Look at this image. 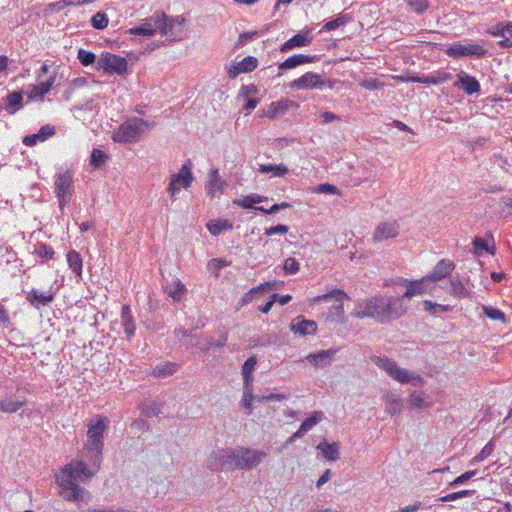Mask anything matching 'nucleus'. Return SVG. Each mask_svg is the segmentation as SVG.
<instances>
[{
    "label": "nucleus",
    "mask_w": 512,
    "mask_h": 512,
    "mask_svg": "<svg viewBox=\"0 0 512 512\" xmlns=\"http://www.w3.org/2000/svg\"><path fill=\"white\" fill-rule=\"evenodd\" d=\"M97 473L89 468L88 463L83 460H74L67 464L59 474L56 475L57 484L69 493L65 498L69 501L82 499V494L87 491L80 487L75 481H84L95 476Z\"/></svg>",
    "instance_id": "1"
},
{
    "label": "nucleus",
    "mask_w": 512,
    "mask_h": 512,
    "mask_svg": "<svg viewBox=\"0 0 512 512\" xmlns=\"http://www.w3.org/2000/svg\"><path fill=\"white\" fill-rule=\"evenodd\" d=\"M350 299L344 290L335 288L328 293L310 298L308 303L312 308L321 305L326 320H343L345 317L344 302Z\"/></svg>",
    "instance_id": "2"
},
{
    "label": "nucleus",
    "mask_w": 512,
    "mask_h": 512,
    "mask_svg": "<svg viewBox=\"0 0 512 512\" xmlns=\"http://www.w3.org/2000/svg\"><path fill=\"white\" fill-rule=\"evenodd\" d=\"M392 297L375 296L358 303L352 315L356 318H384L391 314Z\"/></svg>",
    "instance_id": "3"
},
{
    "label": "nucleus",
    "mask_w": 512,
    "mask_h": 512,
    "mask_svg": "<svg viewBox=\"0 0 512 512\" xmlns=\"http://www.w3.org/2000/svg\"><path fill=\"white\" fill-rule=\"evenodd\" d=\"M371 360L376 366L383 369L391 378L400 383H408L417 386L424 382L421 375L400 368L395 361L388 357L372 356Z\"/></svg>",
    "instance_id": "4"
},
{
    "label": "nucleus",
    "mask_w": 512,
    "mask_h": 512,
    "mask_svg": "<svg viewBox=\"0 0 512 512\" xmlns=\"http://www.w3.org/2000/svg\"><path fill=\"white\" fill-rule=\"evenodd\" d=\"M152 126L150 122L140 118H132L122 123L117 130L114 131L112 139L116 143H133L139 140L141 134Z\"/></svg>",
    "instance_id": "5"
},
{
    "label": "nucleus",
    "mask_w": 512,
    "mask_h": 512,
    "mask_svg": "<svg viewBox=\"0 0 512 512\" xmlns=\"http://www.w3.org/2000/svg\"><path fill=\"white\" fill-rule=\"evenodd\" d=\"M238 451L234 448L217 449L211 452L206 460L210 471H232L238 469Z\"/></svg>",
    "instance_id": "6"
},
{
    "label": "nucleus",
    "mask_w": 512,
    "mask_h": 512,
    "mask_svg": "<svg viewBox=\"0 0 512 512\" xmlns=\"http://www.w3.org/2000/svg\"><path fill=\"white\" fill-rule=\"evenodd\" d=\"M173 22L165 14H154L146 19L139 26L129 29L131 35L153 36L157 31L167 35L172 29Z\"/></svg>",
    "instance_id": "7"
},
{
    "label": "nucleus",
    "mask_w": 512,
    "mask_h": 512,
    "mask_svg": "<svg viewBox=\"0 0 512 512\" xmlns=\"http://www.w3.org/2000/svg\"><path fill=\"white\" fill-rule=\"evenodd\" d=\"M96 70L109 75L122 76L128 73V62L120 55L104 52L96 62Z\"/></svg>",
    "instance_id": "8"
},
{
    "label": "nucleus",
    "mask_w": 512,
    "mask_h": 512,
    "mask_svg": "<svg viewBox=\"0 0 512 512\" xmlns=\"http://www.w3.org/2000/svg\"><path fill=\"white\" fill-rule=\"evenodd\" d=\"M54 192L62 211L70 203L74 192V179L70 171H64L55 175Z\"/></svg>",
    "instance_id": "9"
},
{
    "label": "nucleus",
    "mask_w": 512,
    "mask_h": 512,
    "mask_svg": "<svg viewBox=\"0 0 512 512\" xmlns=\"http://www.w3.org/2000/svg\"><path fill=\"white\" fill-rule=\"evenodd\" d=\"M194 180L192 164L190 161L183 164L178 173L170 176L167 191L172 199H175L181 188L188 189Z\"/></svg>",
    "instance_id": "10"
},
{
    "label": "nucleus",
    "mask_w": 512,
    "mask_h": 512,
    "mask_svg": "<svg viewBox=\"0 0 512 512\" xmlns=\"http://www.w3.org/2000/svg\"><path fill=\"white\" fill-rule=\"evenodd\" d=\"M107 428L106 418L100 417L96 423L92 421L88 425L87 440L84 446L92 447L94 450L104 448V432Z\"/></svg>",
    "instance_id": "11"
},
{
    "label": "nucleus",
    "mask_w": 512,
    "mask_h": 512,
    "mask_svg": "<svg viewBox=\"0 0 512 512\" xmlns=\"http://www.w3.org/2000/svg\"><path fill=\"white\" fill-rule=\"evenodd\" d=\"M445 53L454 58L469 56L482 57L486 54V49L483 45L477 43H453L445 50Z\"/></svg>",
    "instance_id": "12"
},
{
    "label": "nucleus",
    "mask_w": 512,
    "mask_h": 512,
    "mask_svg": "<svg viewBox=\"0 0 512 512\" xmlns=\"http://www.w3.org/2000/svg\"><path fill=\"white\" fill-rule=\"evenodd\" d=\"M429 282L430 281L427 279V277L424 276L418 280L400 278L395 283L406 288L402 298L411 299L415 296L422 295L431 291L432 287L429 286Z\"/></svg>",
    "instance_id": "13"
},
{
    "label": "nucleus",
    "mask_w": 512,
    "mask_h": 512,
    "mask_svg": "<svg viewBox=\"0 0 512 512\" xmlns=\"http://www.w3.org/2000/svg\"><path fill=\"white\" fill-rule=\"evenodd\" d=\"M238 469L249 470L256 467L266 457V453L250 448H238Z\"/></svg>",
    "instance_id": "14"
},
{
    "label": "nucleus",
    "mask_w": 512,
    "mask_h": 512,
    "mask_svg": "<svg viewBox=\"0 0 512 512\" xmlns=\"http://www.w3.org/2000/svg\"><path fill=\"white\" fill-rule=\"evenodd\" d=\"M324 86H326V81L323 80L320 74L315 72H306L289 83L290 88H297L301 90L323 88Z\"/></svg>",
    "instance_id": "15"
},
{
    "label": "nucleus",
    "mask_w": 512,
    "mask_h": 512,
    "mask_svg": "<svg viewBox=\"0 0 512 512\" xmlns=\"http://www.w3.org/2000/svg\"><path fill=\"white\" fill-rule=\"evenodd\" d=\"M399 229L397 221L380 222L373 232L372 240L377 243L396 238L399 235Z\"/></svg>",
    "instance_id": "16"
},
{
    "label": "nucleus",
    "mask_w": 512,
    "mask_h": 512,
    "mask_svg": "<svg viewBox=\"0 0 512 512\" xmlns=\"http://www.w3.org/2000/svg\"><path fill=\"white\" fill-rule=\"evenodd\" d=\"M258 66V60L254 56H246L239 62H232L226 67L228 77L235 79L238 75L254 71Z\"/></svg>",
    "instance_id": "17"
},
{
    "label": "nucleus",
    "mask_w": 512,
    "mask_h": 512,
    "mask_svg": "<svg viewBox=\"0 0 512 512\" xmlns=\"http://www.w3.org/2000/svg\"><path fill=\"white\" fill-rule=\"evenodd\" d=\"M56 74H52L47 80L40 81L38 84H30L27 86L26 94L31 100H43L54 86Z\"/></svg>",
    "instance_id": "18"
},
{
    "label": "nucleus",
    "mask_w": 512,
    "mask_h": 512,
    "mask_svg": "<svg viewBox=\"0 0 512 512\" xmlns=\"http://www.w3.org/2000/svg\"><path fill=\"white\" fill-rule=\"evenodd\" d=\"M393 78L398 80H406L411 81L414 83H421V84H427V85H439L442 83H445L452 79V74L449 72L444 71H438L432 75H425V76H412L408 77L407 79H404V77L401 76H393Z\"/></svg>",
    "instance_id": "19"
},
{
    "label": "nucleus",
    "mask_w": 512,
    "mask_h": 512,
    "mask_svg": "<svg viewBox=\"0 0 512 512\" xmlns=\"http://www.w3.org/2000/svg\"><path fill=\"white\" fill-rule=\"evenodd\" d=\"M456 77L457 80L453 84L454 87L462 89L468 95L480 92V83L474 76L469 75L465 71H460Z\"/></svg>",
    "instance_id": "20"
},
{
    "label": "nucleus",
    "mask_w": 512,
    "mask_h": 512,
    "mask_svg": "<svg viewBox=\"0 0 512 512\" xmlns=\"http://www.w3.org/2000/svg\"><path fill=\"white\" fill-rule=\"evenodd\" d=\"M455 269V264L450 259L439 260L433 269L426 275L427 279L432 281H439L449 276Z\"/></svg>",
    "instance_id": "21"
},
{
    "label": "nucleus",
    "mask_w": 512,
    "mask_h": 512,
    "mask_svg": "<svg viewBox=\"0 0 512 512\" xmlns=\"http://www.w3.org/2000/svg\"><path fill=\"white\" fill-rule=\"evenodd\" d=\"M337 352L338 349L321 350L316 353L308 354L305 360L314 368H325L331 363Z\"/></svg>",
    "instance_id": "22"
},
{
    "label": "nucleus",
    "mask_w": 512,
    "mask_h": 512,
    "mask_svg": "<svg viewBox=\"0 0 512 512\" xmlns=\"http://www.w3.org/2000/svg\"><path fill=\"white\" fill-rule=\"evenodd\" d=\"M295 106H297V104L294 101L287 98H282L278 101L271 102L267 110L264 112V116L269 119H276Z\"/></svg>",
    "instance_id": "23"
},
{
    "label": "nucleus",
    "mask_w": 512,
    "mask_h": 512,
    "mask_svg": "<svg viewBox=\"0 0 512 512\" xmlns=\"http://www.w3.org/2000/svg\"><path fill=\"white\" fill-rule=\"evenodd\" d=\"M81 457V460L87 462L89 468L97 473L103 460V449L94 450L92 447L83 446Z\"/></svg>",
    "instance_id": "24"
},
{
    "label": "nucleus",
    "mask_w": 512,
    "mask_h": 512,
    "mask_svg": "<svg viewBox=\"0 0 512 512\" xmlns=\"http://www.w3.org/2000/svg\"><path fill=\"white\" fill-rule=\"evenodd\" d=\"M55 134V127L50 124H46L40 128V130L31 135H27L23 138L22 143L25 146H34L38 142H44Z\"/></svg>",
    "instance_id": "25"
},
{
    "label": "nucleus",
    "mask_w": 512,
    "mask_h": 512,
    "mask_svg": "<svg viewBox=\"0 0 512 512\" xmlns=\"http://www.w3.org/2000/svg\"><path fill=\"white\" fill-rule=\"evenodd\" d=\"M312 40L313 37L309 31L298 33L284 42L280 47V51L288 52L296 47L307 46L312 42Z\"/></svg>",
    "instance_id": "26"
},
{
    "label": "nucleus",
    "mask_w": 512,
    "mask_h": 512,
    "mask_svg": "<svg viewBox=\"0 0 512 512\" xmlns=\"http://www.w3.org/2000/svg\"><path fill=\"white\" fill-rule=\"evenodd\" d=\"M226 185V182L223 181L220 177L218 169H213L210 171L209 181L206 185V191L211 198L222 194Z\"/></svg>",
    "instance_id": "27"
},
{
    "label": "nucleus",
    "mask_w": 512,
    "mask_h": 512,
    "mask_svg": "<svg viewBox=\"0 0 512 512\" xmlns=\"http://www.w3.org/2000/svg\"><path fill=\"white\" fill-rule=\"evenodd\" d=\"M26 299L30 302L31 305L39 308L51 303L54 299V296L50 291H39L33 288L27 292Z\"/></svg>",
    "instance_id": "28"
},
{
    "label": "nucleus",
    "mask_w": 512,
    "mask_h": 512,
    "mask_svg": "<svg viewBox=\"0 0 512 512\" xmlns=\"http://www.w3.org/2000/svg\"><path fill=\"white\" fill-rule=\"evenodd\" d=\"M164 291L174 302H180L184 298L187 289L179 278H173L171 282L165 285Z\"/></svg>",
    "instance_id": "29"
},
{
    "label": "nucleus",
    "mask_w": 512,
    "mask_h": 512,
    "mask_svg": "<svg viewBox=\"0 0 512 512\" xmlns=\"http://www.w3.org/2000/svg\"><path fill=\"white\" fill-rule=\"evenodd\" d=\"M314 56L304 54H294L288 57L284 62L280 63L278 68L280 70L293 69L297 66L314 62Z\"/></svg>",
    "instance_id": "30"
},
{
    "label": "nucleus",
    "mask_w": 512,
    "mask_h": 512,
    "mask_svg": "<svg viewBox=\"0 0 512 512\" xmlns=\"http://www.w3.org/2000/svg\"><path fill=\"white\" fill-rule=\"evenodd\" d=\"M179 365L175 362L165 361L157 364L151 375L155 378H166L177 372Z\"/></svg>",
    "instance_id": "31"
},
{
    "label": "nucleus",
    "mask_w": 512,
    "mask_h": 512,
    "mask_svg": "<svg viewBox=\"0 0 512 512\" xmlns=\"http://www.w3.org/2000/svg\"><path fill=\"white\" fill-rule=\"evenodd\" d=\"M339 448L340 444L338 442L327 443L325 441L320 442L316 447V449L329 461H336L339 459Z\"/></svg>",
    "instance_id": "32"
},
{
    "label": "nucleus",
    "mask_w": 512,
    "mask_h": 512,
    "mask_svg": "<svg viewBox=\"0 0 512 512\" xmlns=\"http://www.w3.org/2000/svg\"><path fill=\"white\" fill-rule=\"evenodd\" d=\"M274 286L271 282H265L257 287L250 289L241 298V304L245 305L252 302L254 299L259 298L264 292L272 289Z\"/></svg>",
    "instance_id": "33"
},
{
    "label": "nucleus",
    "mask_w": 512,
    "mask_h": 512,
    "mask_svg": "<svg viewBox=\"0 0 512 512\" xmlns=\"http://www.w3.org/2000/svg\"><path fill=\"white\" fill-rule=\"evenodd\" d=\"M446 292L457 299H464L470 296L469 290L458 279H453L449 282Z\"/></svg>",
    "instance_id": "34"
},
{
    "label": "nucleus",
    "mask_w": 512,
    "mask_h": 512,
    "mask_svg": "<svg viewBox=\"0 0 512 512\" xmlns=\"http://www.w3.org/2000/svg\"><path fill=\"white\" fill-rule=\"evenodd\" d=\"M66 257L69 268L77 277H81L83 269V260L81 255L77 251L71 250L67 253Z\"/></svg>",
    "instance_id": "35"
},
{
    "label": "nucleus",
    "mask_w": 512,
    "mask_h": 512,
    "mask_svg": "<svg viewBox=\"0 0 512 512\" xmlns=\"http://www.w3.org/2000/svg\"><path fill=\"white\" fill-rule=\"evenodd\" d=\"M290 330L302 336L315 334L317 331V322H291Z\"/></svg>",
    "instance_id": "36"
},
{
    "label": "nucleus",
    "mask_w": 512,
    "mask_h": 512,
    "mask_svg": "<svg viewBox=\"0 0 512 512\" xmlns=\"http://www.w3.org/2000/svg\"><path fill=\"white\" fill-rule=\"evenodd\" d=\"M207 230L214 236L221 234L224 231H229L233 229V225L229 220H214L210 221L206 224Z\"/></svg>",
    "instance_id": "37"
},
{
    "label": "nucleus",
    "mask_w": 512,
    "mask_h": 512,
    "mask_svg": "<svg viewBox=\"0 0 512 512\" xmlns=\"http://www.w3.org/2000/svg\"><path fill=\"white\" fill-rule=\"evenodd\" d=\"M141 413L146 417L158 416L161 413V406L155 400H145L139 404Z\"/></svg>",
    "instance_id": "38"
},
{
    "label": "nucleus",
    "mask_w": 512,
    "mask_h": 512,
    "mask_svg": "<svg viewBox=\"0 0 512 512\" xmlns=\"http://www.w3.org/2000/svg\"><path fill=\"white\" fill-rule=\"evenodd\" d=\"M403 408L402 400L395 396L394 394H388L386 396V406L385 410L391 416H396L400 414Z\"/></svg>",
    "instance_id": "39"
},
{
    "label": "nucleus",
    "mask_w": 512,
    "mask_h": 512,
    "mask_svg": "<svg viewBox=\"0 0 512 512\" xmlns=\"http://www.w3.org/2000/svg\"><path fill=\"white\" fill-rule=\"evenodd\" d=\"M288 167L284 164H260L259 172L272 173L274 177H283L288 173Z\"/></svg>",
    "instance_id": "40"
},
{
    "label": "nucleus",
    "mask_w": 512,
    "mask_h": 512,
    "mask_svg": "<svg viewBox=\"0 0 512 512\" xmlns=\"http://www.w3.org/2000/svg\"><path fill=\"white\" fill-rule=\"evenodd\" d=\"M25 403L23 401L12 400L11 398H5L0 401V411L5 413H14L18 411Z\"/></svg>",
    "instance_id": "41"
},
{
    "label": "nucleus",
    "mask_w": 512,
    "mask_h": 512,
    "mask_svg": "<svg viewBox=\"0 0 512 512\" xmlns=\"http://www.w3.org/2000/svg\"><path fill=\"white\" fill-rule=\"evenodd\" d=\"M323 418V412L315 411L308 418H306L300 425L302 431L307 433L309 430L313 428L316 424H318Z\"/></svg>",
    "instance_id": "42"
},
{
    "label": "nucleus",
    "mask_w": 512,
    "mask_h": 512,
    "mask_svg": "<svg viewBox=\"0 0 512 512\" xmlns=\"http://www.w3.org/2000/svg\"><path fill=\"white\" fill-rule=\"evenodd\" d=\"M109 24V19L105 12H97L91 18V25L93 28L98 30L105 29Z\"/></svg>",
    "instance_id": "43"
},
{
    "label": "nucleus",
    "mask_w": 512,
    "mask_h": 512,
    "mask_svg": "<svg viewBox=\"0 0 512 512\" xmlns=\"http://www.w3.org/2000/svg\"><path fill=\"white\" fill-rule=\"evenodd\" d=\"M107 159V155L100 149H93L90 157V165L93 168L101 167Z\"/></svg>",
    "instance_id": "44"
},
{
    "label": "nucleus",
    "mask_w": 512,
    "mask_h": 512,
    "mask_svg": "<svg viewBox=\"0 0 512 512\" xmlns=\"http://www.w3.org/2000/svg\"><path fill=\"white\" fill-rule=\"evenodd\" d=\"M409 401L412 408L421 409L428 406V403L425 401V394L423 392L418 393L413 391L410 394Z\"/></svg>",
    "instance_id": "45"
},
{
    "label": "nucleus",
    "mask_w": 512,
    "mask_h": 512,
    "mask_svg": "<svg viewBox=\"0 0 512 512\" xmlns=\"http://www.w3.org/2000/svg\"><path fill=\"white\" fill-rule=\"evenodd\" d=\"M423 309L425 311L432 312L434 316H437L439 312H447L451 309V307L448 305L436 304L429 300H426L423 303Z\"/></svg>",
    "instance_id": "46"
},
{
    "label": "nucleus",
    "mask_w": 512,
    "mask_h": 512,
    "mask_svg": "<svg viewBox=\"0 0 512 512\" xmlns=\"http://www.w3.org/2000/svg\"><path fill=\"white\" fill-rule=\"evenodd\" d=\"M7 105L12 108V113L17 111L22 103L23 97L20 92H11L7 95Z\"/></svg>",
    "instance_id": "47"
},
{
    "label": "nucleus",
    "mask_w": 512,
    "mask_h": 512,
    "mask_svg": "<svg viewBox=\"0 0 512 512\" xmlns=\"http://www.w3.org/2000/svg\"><path fill=\"white\" fill-rule=\"evenodd\" d=\"M473 245H474V248H475V253L477 255H481L483 251L489 252L492 255L495 252V248L494 247L489 248L486 240L481 238V237H475L473 239Z\"/></svg>",
    "instance_id": "48"
},
{
    "label": "nucleus",
    "mask_w": 512,
    "mask_h": 512,
    "mask_svg": "<svg viewBox=\"0 0 512 512\" xmlns=\"http://www.w3.org/2000/svg\"><path fill=\"white\" fill-rule=\"evenodd\" d=\"M77 58L83 66H89L96 61V55L93 52L87 51L85 49L78 50Z\"/></svg>",
    "instance_id": "49"
},
{
    "label": "nucleus",
    "mask_w": 512,
    "mask_h": 512,
    "mask_svg": "<svg viewBox=\"0 0 512 512\" xmlns=\"http://www.w3.org/2000/svg\"><path fill=\"white\" fill-rule=\"evenodd\" d=\"M283 270L285 274L294 275L300 270V264L295 258L288 257L284 261Z\"/></svg>",
    "instance_id": "50"
},
{
    "label": "nucleus",
    "mask_w": 512,
    "mask_h": 512,
    "mask_svg": "<svg viewBox=\"0 0 512 512\" xmlns=\"http://www.w3.org/2000/svg\"><path fill=\"white\" fill-rule=\"evenodd\" d=\"M482 310L486 317L492 320H505V314L492 306H482Z\"/></svg>",
    "instance_id": "51"
},
{
    "label": "nucleus",
    "mask_w": 512,
    "mask_h": 512,
    "mask_svg": "<svg viewBox=\"0 0 512 512\" xmlns=\"http://www.w3.org/2000/svg\"><path fill=\"white\" fill-rule=\"evenodd\" d=\"M473 493H474L473 490H461V491L453 492V493L447 494L443 497H440L439 501H441V502L455 501V500L463 498V497L471 496Z\"/></svg>",
    "instance_id": "52"
},
{
    "label": "nucleus",
    "mask_w": 512,
    "mask_h": 512,
    "mask_svg": "<svg viewBox=\"0 0 512 512\" xmlns=\"http://www.w3.org/2000/svg\"><path fill=\"white\" fill-rule=\"evenodd\" d=\"M35 253L43 260L48 261L53 258L54 256V250L50 246H47L45 244L39 245L35 249Z\"/></svg>",
    "instance_id": "53"
},
{
    "label": "nucleus",
    "mask_w": 512,
    "mask_h": 512,
    "mask_svg": "<svg viewBox=\"0 0 512 512\" xmlns=\"http://www.w3.org/2000/svg\"><path fill=\"white\" fill-rule=\"evenodd\" d=\"M494 443H493V440H490L483 448L482 450L480 451L479 454H477L473 459H472V463L473 462H479V461H482L484 459H486L488 456H490L494 450Z\"/></svg>",
    "instance_id": "54"
},
{
    "label": "nucleus",
    "mask_w": 512,
    "mask_h": 512,
    "mask_svg": "<svg viewBox=\"0 0 512 512\" xmlns=\"http://www.w3.org/2000/svg\"><path fill=\"white\" fill-rule=\"evenodd\" d=\"M407 4L418 14L424 13L429 7L427 0H407Z\"/></svg>",
    "instance_id": "55"
},
{
    "label": "nucleus",
    "mask_w": 512,
    "mask_h": 512,
    "mask_svg": "<svg viewBox=\"0 0 512 512\" xmlns=\"http://www.w3.org/2000/svg\"><path fill=\"white\" fill-rule=\"evenodd\" d=\"M360 86L367 90H379L384 87V83L378 79H364L360 82Z\"/></svg>",
    "instance_id": "56"
},
{
    "label": "nucleus",
    "mask_w": 512,
    "mask_h": 512,
    "mask_svg": "<svg viewBox=\"0 0 512 512\" xmlns=\"http://www.w3.org/2000/svg\"><path fill=\"white\" fill-rule=\"evenodd\" d=\"M254 400L257 401V396H255L252 391H244L242 404L244 408L248 410V414H251L253 411L252 402Z\"/></svg>",
    "instance_id": "57"
},
{
    "label": "nucleus",
    "mask_w": 512,
    "mask_h": 512,
    "mask_svg": "<svg viewBox=\"0 0 512 512\" xmlns=\"http://www.w3.org/2000/svg\"><path fill=\"white\" fill-rule=\"evenodd\" d=\"M499 205L503 217H508L512 214V196L502 198Z\"/></svg>",
    "instance_id": "58"
},
{
    "label": "nucleus",
    "mask_w": 512,
    "mask_h": 512,
    "mask_svg": "<svg viewBox=\"0 0 512 512\" xmlns=\"http://www.w3.org/2000/svg\"><path fill=\"white\" fill-rule=\"evenodd\" d=\"M257 365V358L255 356L249 357L242 366V375H252Z\"/></svg>",
    "instance_id": "59"
},
{
    "label": "nucleus",
    "mask_w": 512,
    "mask_h": 512,
    "mask_svg": "<svg viewBox=\"0 0 512 512\" xmlns=\"http://www.w3.org/2000/svg\"><path fill=\"white\" fill-rule=\"evenodd\" d=\"M314 192H316V193H329V194L336 195V194H339V189L336 186L332 185V184L322 183V184H319V185H317L315 187Z\"/></svg>",
    "instance_id": "60"
},
{
    "label": "nucleus",
    "mask_w": 512,
    "mask_h": 512,
    "mask_svg": "<svg viewBox=\"0 0 512 512\" xmlns=\"http://www.w3.org/2000/svg\"><path fill=\"white\" fill-rule=\"evenodd\" d=\"M476 473H477L476 470L467 471V472L461 474L460 476H458L457 478H455L452 482H450V486L456 487L460 484H463L466 481L470 480L472 477H474L476 475Z\"/></svg>",
    "instance_id": "61"
},
{
    "label": "nucleus",
    "mask_w": 512,
    "mask_h": 512,
    "mask_svg": "<svg viewBox=\"0 0 512 512\" xmlns=\"http://www.w3.org/2000/svg\"><path fill=\"white\" fill-rule=\"evenodd\" d=\"M114 325H118L119 328H123L128 339L134 335L136 330L135 322H114Z\"/></svg>",
    "instance_id": "62"
},
{
    "label": "nucleus",
    "mask_w": 512,
    "mask_h": 512,
    "mask_svg": "<svg viewBox=\"0 0 512 512\" xmlns=\"http://www.w3.org/2000/svg\"><path fill=\"white\" fill-rule=\"evenodd\" d=\"M289 228L288 226L286 225H282V224H278L276 226H273V227H270V228H266L265 229V235L266 236H273V235H276V234H281V235H284L288 232Z\"/></svg>",
    "instance_id": "63"
},
{
    "label": "nucleus",
    "mask_w": 512,
    "mask_h": 512,
    "mask_svg": "<svg viewBox=\"0 0 512 512\" xmlns=\"http://www.w3.org/2000/svg\"><path fill=\"white\" fill-rule=\"evenodd\" d=\"M343 24H344L343 18L337 17L336 19H333L331 21L326 22L323 25V30H325V31H332V30L337 29L338 27H340Z\"/></svg>",
    "instance_id": "64"
}]
</instances>
